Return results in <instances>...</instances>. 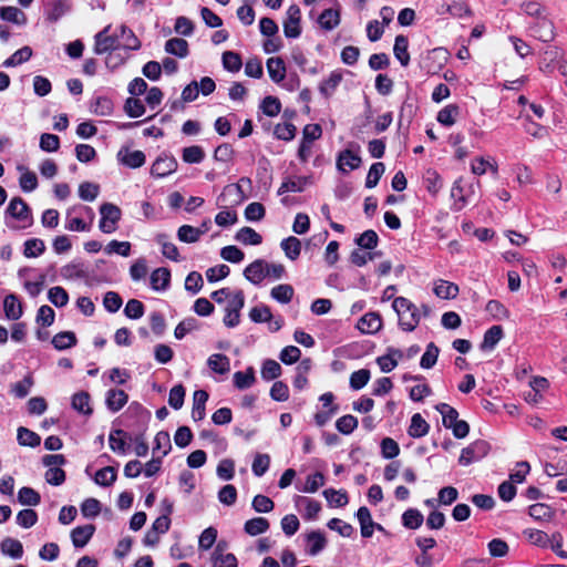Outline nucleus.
Segmentation results:
<instances>
[{
  "instance_id": "nucleus-31",
  "label": "nucleus",
  "mask_w": 567,
  "mask_h": 567,
  "mask_svg": "<svg viewBox=\"0 0 567 567\" xmlns=\"http://www.w3.org/2000/svg\"><path fill=\"white\" fill-rule=\"evenodd\" d=\"M281 248L285 251V255L291 259L296 260L301 251V243L298 238L290 236L281 241Z\"/></svg>"
},
{
  "instance_id": "nucleus-13",
  "label": "nucleus",
  "mask_w": 567,
  "mask_h": 567,
  "mask_svg": "<svg viewBox=\"0 0 567 567\" xmlns=\"http://www.w3.org/2000/svg\"><path fill=\"white\" fill-rule=\"evenodd\" d=\"M381 326V318L375 312H369L364 315L358 322V328L363 333H374L380 330Z\"/></svg>"
},
{
  "instance_id": "nucleus-30",
  "label": "nucleus",
  "mask_w": 567,
  "mask_h": 567,
  "mask_svg": "<svg viewBox=\"0 0 567 567\" xmlns=\"http://www.w3.org/2000/svg\"><path fill=\"white\" fill-rule=\"evenodd\" d=\"M360 163L361 158L351 151L342 152L338 158V167L343 172L359 167Z\"/></svg>"
},
{
  "instance_id": "nucleus-8",
  "label": "nucleus",
  "mask_w": 567,
  "mask_h": 567,
  "mask_svg": "<svg viewBox=\"0 0 567 567\" xmlns=\"http://www.w3.org/2000/svg\"><path fill=\"white\" fill-rule=\"evenodd\" d=\"M301 11L298 6L292 4L288 8L286 19L284 21V32L288 38H298L301 33L300 29Z\"/></svg>"
},
{
  "instance_id": "nucleus-39",
  "label": "nucleus",
  "mask_w": 567,
  "mask_h": 567,
  "mask_svg": "<svg viewBox=\"0 0 567 567\" xmlns=\"http://www.w3.org/2000/svg\"><path fill=\"white\" fill-rule=\"evenodd\" d=\"M269 528V523L264 517L249 519L245 524V532L251 536L259 535Z\"/></svg>"
},
{
  "instance_id": "nucleus-12",
  "label": "nucleus",
  "mask_w": 567,
  "mask_h": 567,
  "mask_svg": "<svg viewBox=\"0 0 567 567\" xmlns=\"http://www.w3.org/2000/svg\"><path fill=\"white\" fill-rule=\"evenodd\" d=\"M358 520L361 525V534L363 537H371L373 534V528L375 526L374 522L372 520L370 511L362 506L359 508L357 513ZM379 529H382L381 525H377Z\"/></svg>"
},
{
  "instance_id": "nucleus-45",
  "label": "nucleus",
  "mask_w": 567,
  "mask_h": 567,
  "mask_svg": "<svg viewBox=\"0 0 567 567\" xmlns=\"http://www.w3.org/2000/svg\"><path fill=\"white\" fill-rule=\"evenodd\" d=\"M32 56V50L30 47H23L16 51L9 59L3 62L6 68L16 66L22 62L28 61Z\"/></svg>"
},
{
  "instance_id": "nucleus-21",
  "label": "nucleus",
  "mask_w": 567,
  "mask_h": 567,
  "mask_svg": "<svg viewBox=\"0 0 567 567\" xmlns=\"http://www.w3.org/2000/svg\"><path fill=\"white\" fill-rule=\"evenodd\" d=\"M208 400V393L204 390H197L194 393V405L192 416L194 420H203L205 416V403Z\"/></svg>"
},
{
  "instance_id": "nucleus-7",
  "label": "nucleus",
  "mask_w": 567,
  "mask_h": 567,
  "mask_svg": "<svg viewBox=\"0 0 567 567\" xmlns=\"http://www.w3.org/2000/svg\"><path fill=\"white\" fill-rule=\"evenodd\" d=\"M111 25L105 27L95 35L94 52L103 54L120 47L118 34L110 33Z\"/></svg>"
},
{
  "instance_id": "nucleus-1",
  "label": "nucleus",
  "mask_w": 567,
  "mask_h": 567,
  "mask_svg": "<svg viewBox=\"0 0 567 567\" xmlns=\"http://www.w3.org/2000/svg\"><path fill=\"white\" fill-rule=\"evenodd\" d=\"M393 309L399 316L401 327L406 331H412L419 323L420 315L416 307L406 298L398 297L392 303Z\"/></svg>"
},
{
  "instance_id": "nucleus-49",
  "label": "nucleus",
  "mask_w": 567,
  "mask_h": 567,
  "mask_svg": "<svg viewBox=\"0 0 567 567\" xmlns=\"http://www.w3.org/2000/svg\"><path fill=\"white\" fill-rule=\"evenodd\" d=\"M439 352L440 350L434 343L427 344L426 350L421 358V367L424 369L432 368L436 363Z\"/></svg>"
},
{
  "instance_id": "nucleus-46",
  "label": "nucleus",
  "mask_w": 567,
  "mask_h": 567,
  "mask_svg": "<svg viewBox=\"0 0 567 567\" xmlns=\"http://www.w3.org/2000/svg\"><path fill=\"white\" fill-rule=\"evenodd\" d=\"M340 22L339 11L333 9L324 10L319 17V23L322 28L331 30Z\"/></svg>"
},
{
  "instance_id": "nucleus-11",
  "label": "nucleus",
  "mask_w": 567,
  "mask_h": 567,
  "mask_svg": "<svg viewBox=\"0 0 567 567\" xmlns=\"http://www.w3.org/2000/svg\"><path fill=\"white\" fill-rule=\"evenodd\" d=\"M177 168V162L174 157H158L152 166V175L165 177Z\"/></svg>"
},
{
  "instance_id": "nucleus-56",
  "label": "nucleus",
  "mask_w": 567,
  "mask_h": 567,
  "mask_svg": "<svg viewBox=\"0 0 567 567\" xmlns=\"http://www.w3.org/2000/svg\"><path fill=\"white\" fill-rule=\"evenodd\" d=\"M342 80L341 73L332 72L330 76L322 82L320 91L323 95L330 96Z\"/></svg>"
},
{
  "instance_id": "nucleus-5",
  "label": "nucleus",
  "mask_w": 567,
  "mask_h": 567,
  "mask_svg": "<svg viewBox=\"0 0 567 567\" xmlns=\"http://www.w3.org/2000/svg\"><path fill=\"white\" fill-rule=\"evenodd\" d=\"M7 214L22 223L20 227H27L32 223L31 210L28 204L21 197L11 199L7 207Z\"/></svg>"
},
{
  "instance_id": "nucleus-20",
  "label": "nucleus",
  "mask_w": 567,
  "mask_h": 567,
  "mask_svg": "<svg viewBox=\"0 0 567 567\" xmlns=\"http://www.w3.org/2000/svg\"><path fill=\"white\" fill-rule=\"evenodd\" d=\"M126 433L122 430H114L111 432L109 442L112 451L125 454L128 450V444L126 443Z\"/></svg>"
},
{
  "instance_id": "nucleus-53",
  "label": "nucleus",
  "mask_w": 567,
  "mask_h": 567,
  "mask_svg": "<svg viewBox=\"0 0 567 567\" xmlns=\"http://www.w3.org/2000/svg\"><path fill=\"white\" fill-rule=\"evenodd\" d=\"M527 539L536 546L547 547L549 546L550 537L543 530L529 529L525 532Z\"/></svg>"
},
{
  "instance_id": "nucleus-29",
  "label": "nucleus",
  "mask_w": 567,
  "mask_h": 567,
  "mask_svg": "<svg viewBox=\"0 0 567 567\" xmlns=\"http://www.w3.org/2000/svg\"><path fill=\"white\" fill-rule=\"evenodd\" d=\"M393 51L401 64L406 66L410 61V54L408 52V39L404 35H398L395 38Z\"/></svg>"
},
{
  "instance_id": "nucleus-16",
  "label": "nucleus",
  "mask_w": 567,
  "mask_h": 567,
  "mask_svg": "<svg viewBox=\"0 0 567 567\" xmlns=\"http://www.w3.org/2000/svg\"><path fill=\"white\" fill-rule=\"evenodd\" d=\"M47 6L48 19L53 22L58 21L70 10V6L66 0H47Z\"/></svg>"
},
{
  "instance_id": "nucleus-54",
  "label": "nucleus",
  "mask_w": 567,
  "mask_h": 567,
  "mask_svg": "<svg viewBox=\"0 0 567 567\" xmlns=\"http://www.w3.org/2000/svg\"><path fill=\"white\" fill-rule=\"evenodd\" d=\"M385 171L384 164L381 162L374 163L368 173L365 186L372 188L377 186L379 179Z\"/></svg>"
},
{
  "instance_id": "nucleus-15",
  "label": "nucleus",
  "mask_w": 567,
  "mask_h": 567,
  "mask_svg": "<svg viewBox=\"0 0 567 567\" xmlns=\"http://www.w3.org/2000/svg\"><path fill=\"white\" fill-rule=\"evenodd\" d=\"M95 528L93 525H84L76 527L71 533L72 543L75 547H83L92 537Z\"/></svg>"
},
{
  "instance_id": "nucleus-43",
  "label": "nucleus",
  "mask_w": 567,
  "mask_h": 567,
  "mask_svg": "<svg viewBox=\"0 0 567 567\" xmlns=\"http://www.w3.org/2000/svg\"><path fill=\"white\" fill-rule=\"evenodd\" d=\"M255 380V371L251 367L246 372L239 371L234 374V383L240 390L251 386Z\"/></svg>"
},
{
  "instance_id": "nucleus-24",
  "label": "nucleus",
  "mask_w": 567,
  "mask_h": 567,
  "mask_svg": "<svg viewBox=\"0 0 567 567\" xmlns=\"http://www.w3.org/2000/svg\"><path fill=\"white\" fill-rule=\"evenodd\" d=\"M309 183L310 181L308 177H290L281 184L279 194H284L286 192H302Z\"/></svg>"
},
{
  "instance_id": "nucleus-57",
  "label": "nucleus",
  "mask_w": 567,
  "mask_h": 567,
  "mask_svg": "<svg viewBox=\"0 0 567 567\" xmlns=\"http://www.w3.org/2000/svg\"><path fill=\"white\" fill-rule=\"evenodd\" d=\"M184 398L185 389L182 384H177L169 391L168 403L173 409L178 410L183 406Z\"/></svg>"
},
{
  "instance_id": "nucleus-61",
  "label": "nucleus",
  "mask_w": 567,
  "mask_h": 567,
  "mask_svg": "<svg viewBox=\"0 0 567 567\" xmlns=\"http://www.w3.org/2000/svg\"><path fill=\"white\" fill-rule=\"evenodd\" d=\"M49 300L56 307H63L69 301V295L62 287H53L48 293Z\"/></svg>"
},
{
  "instance_id": "nucleus-51",
  "label": "nucleus",
  "mask_w": 567,
  "mask_h": 567,
  "mask_svg": "<svg viewBox=\"0 0 567 567\" xmlns=\"http://www.w3.org/2000/svg\"><path fill=\"white\" fill-rule=\"evenodd\" d=\"M293 296V288L290 285H279L271 289V297L276 300L287 303Z\"/></svg>"
},
{
  "instance_id": "nucleus-27",
  "label": "nucleus",
  "mask_w": 567,
  "mask_h": 567,
  "mask_svg": "<svg viewBox=\"0 0 567 567\" xmlns=\"http://www.w3.org/2000/svg\"><path fill=\"white\" fill-rule=\"evenodd\" d=\"M204 233L205 230H202L200 228L183 225L177 231V237L181 241L192 244L198 241Z\"/></svg>"
},
{
  "instance_id": "nucleus-32",
  "label": "nucleus",
  "mask_w": 567,
  "mask_h": 567,
  "mask_svg": "<svg viewBox=\"0 0 567 567\" xmlns=\"http://www.w3.org/2000/svg\"><path fill=\"white\" fill-rule=\"evenodd\" d=\"M528 514L536 520L548 522L554 516V511L546 504L537 503L529 506Z\"/></svg>"
},
{
  "instance_id": "nucleus-41",
  "label": "nucleus",
  "mask_w": 567,
  "mask_h": 567,
  "mask_svg": "<svg viewBox=\"0 0 567 567\" xmlns=\"http://www.w3.org/2000/svg\"><path fill=\"white\" fill-rule=\"evenodd\" d=\"M460 113V109L455 104L447 105L442 109L437 114V121L443 124L451 126L455 123V120Z\"/></svg>"
},
{
  "instance_id": "nucleus-62",
  "label": "nucleus",
  "mask_w": 567,
  "mask_h": 567,
  "mask_svg": "<svg viewBox=\"0 0 567 567\" xmlns=\"http://www.w3.org/2000/svg\"><path fill=\"white\" fill-rule=\"evenodd\" d=\"M281 367L275 360H266L262 364L261 375L265 380H272L279 377Z\"/></svg>"
},
{
  "instance_id": "nucleus-25",
  "label": "nucleus",
  "mask_w": 567,
  "mask_h": 567,
  "mask_svg": "<svg viewBox=\"0 0 567 567\" xmlns=\"http://www.w3.org/2000/svg\"><path fill=\"white\" fill-rule=\"evenodd\" d=\"M503 337V329L501 326H493L489 328L485 334L483 342L481 344L482 350H492L496 343L502 339Z\"/></svg>"
},
{
  "instance_id": "nucleus-23",
  "label": "nucleus",
  "mask_w": 567,
  "mask_h": 567,
  "mask_svg": "<svg viewBox=\"0 0 567 567\" xmlns=\"http://www.w3.org/2000/svg\"><path fill=\"white\" fill-rule=\"evenodd\" d=\"M118 157L125 165H127L132 168L140 167L145 162V155L141 151H133V152H130L127 150L121 151L118 153Z\"/></svg>"
},
{
  "instance_id": "nucleus-35",
  "label": "nucleus",
  "mask_w": 567,
  "mask_h": 567,
  "mask_svg": "<svg viewBox=\"0 0 567 567\" xmlns=\"http://www.w3.org/2000/svg\"><path fill=\"white\" fill-rule=\"evenodd\" d=\"M171 272L166 268H157L151 275V285L153 289H165L168 286Z\"/></svg>"
},
{
  "instance_id": "nucleus-37",
  "label": "nucleus",
  "mask_w": 567,
  "mask_h": 567,
  "mask_svg": "<svg viewBox=\"0 0 567 567\" xmlns=\"http://www.w3.org/2000/svg\"><path fill=\"white\" fill-rule=\"evenodd\" d=\"M435 409L442 414L443 425L445 427L451 429L454 423L457 422L458 413L454 408L446 403H440L435 406Z\"/></svg>"
},
{
  "instance_id": "nucleus-28",
  "label": "nucleus",
  "mask_w": 567,
  "mask_h": 567,
  "mask_svg": "<svg viewBox=\"0 0 567 567\" xmlns=\"http://www.w3.org/2000/svg\"><path fill=\"white\" fill-rule=\"evenodd\" d=\"M0 17L3 20L13 22L16 24H25L27 17L24 12L16 7H2L0 8Z\"/></svg>"
},
{
  "instance_id": "nucleus-44",
  "label": "nucleus",
  "mask_w": 567,
  "mask_h": 567,
  "mask_svg": "<svg viewBox=\"0 0 567 567\" xmlns=\"http://www.w3.org/2000/svg\"><path fill=\"white\" fill-rule=\"evenodd\" d=\"M121 34L118 39H122V47L128 50H137L141 47V42L137 37L133 33L132 30L127 29L125 25L120 28Z\"/></svg>"
},
{
  "instance_id": "nucleus-3",
  "label": "nucleus",
  "mask_w": 567,
  "mask_h": 567,
  "mask_svg": "<svg viewBox=\"0 0 567 567\" xmlns=\"http://www.w3.org/2000/svg\"><path fill=\"white\" fill-rule=\"evenodd\" d=\"M100 214L102 216L100 229L105 234L115 231L116 224L121 219V209L111 203H105L100 207Z\"/></svg>"
},
{
  "instance_id": "nucleus-47",
  "label": "nucleus",
  "mask_w": 567,
  "mask_h": 567,
  "mask_svg": "<svg viewBox=\"0 0 567 567\" xmlns=\"http://www.w3.org/2000/svg\"><path fill=\"white\" fill-rule=\"evenodd\" d=\"M116 480V471L113 466L101 468L95 474V482L102 486H109Z\"/></svg>"
},
{
  "instance_id": "nucleus-9",
  "label": "nucleus",
  "mask_w": 567,
  "mask_h": 567,
  "mask_svg": "<svg viewBox=\"0 0 567 567\" xmlns=\"http://www.w3.org/2000/svg\"><path fill=\"white\" fill-rule=\"evenodd\" d=\"M532 30L534 32V37L543 42H549L555 38L554 24L545 16L537 19L535 24L532 27Z\"/></svg>"
},
{
  "instance_id": "nucleus-55",
  "label": "nucleus",
  "mask_w": 567,
  "mask_h": 567,
  "mask_svg": "<svg viewBox=\"0 0 567 567\" xmlns=\"http://www.w3.org/2000/svg\"><path fill=\"white\" fill-rule=\"evenodd\" d=\"M205 157V152L200 146L194 145L183 150V159L186 163H200Z\"/></svg>"
},
{
  "instance_id": "nucleus-18",
  "label": "nucleus",
  "mask_w": 567,
  "mask_h": 567,
  "mask_svg": "<svg viewBox=\"0 0 567 567\" xmlns=\"http://www.w3.org/2000/svg\"><path fill=\"white\" fill-rule=\"evenodd\" d=\"M561 52L558 48H550L544 51L543 59L539 63V70L542 72H553V64L556 62L558 64V60L561 59Z\"/></svg>"
},
{
  "instance_id": "nucleus-4",
  "label": "nucleus",
  "mask_w": 567,
  "mask_h": 567,
  "mask_svg": "<svg viewBox=\"0 0 567 567\" xmlns=\"http://www.w3.org/2000/svg\"><path fill=\"white\" fill-rule=\"evenodd\" d=\"M244 183L249 184L250 179L243 177L238 183L227 185L218 197V204L239 205L243 203L247 197L243 189Z\"/></svg>"
},
{
  "instance_id": "nucleus-64",
  "label": "nucleus",
  "mask_w": 567,
  "mask_h": 567,
  "mask_svg": "<svg viewBox=\"0 0 567 567\" xmlns=\"http://www.w3.org/2000/svg\"><path fill=\"white\" fill-rule=\"evenodd\" d=\"M112 109V101L107 97H97L92 105V112L101 116L110 115Z\"/></svg>"
},
{
  "instance_id": "nucleus-22",
  "label": "nucleus",
  "mask_w": 567,
  "mask_h": 567,
  "mask_svg": "<svg viewBox=\"0 0 567 567\" xmlns=\"http://www.w3.org/2000/svg\"><path fill=\"white\" fill-rule=\"evenodd\" d=\"M4 312L8 319L17 320L22 316V305L14 295H8L4 298Z\"/></svg>"
},
{
  "instance_id": "nucleus-33",
  "label": "nucleus",
  "mask_w": 567,
  "mask_h": 567,
  "mask_svg": "<svg viewBox=\"0 0 567 567\" xmlns=\"http://www.w3.org/2000/svg\"><path fill=\"white\" fill-rule=\"evenodd\" d=\"M0 548L2 554L11 556L12 558H20L23 554L22 544L13 538H6L1 542Z\"/></svg>"
},
{
  "instance_id": "nucleus-63",
  "label": "nucleus",
  "mask_w": 567,
  "mask_h": 567,
  "mask_svg": "<svg viewBox=\"0 0 567 567\" xmlns=\"http://www.w3.org/2000/svg\"><path fill=\"white\" fill-rule=\"evenodd\" d=\"M223 64L228 71L236 72L241 68V59L239 54L233 51H227L223 54Z\"/></svg>"
},
{
  "instance_id": "nucleus-48",
  "label": "nucleus",
  "mask_w": 567,
  "mask_h": 567,
  "mask_svg": "<svg viewBox=\"0 0 567 567\" xmlns=\"http://www.w3.org/2000/svg\"><path fill=\"white\" fill-rule=\"evenodd\" d=\"M18 441L21 445H28V446L34 447L40 444L41 439L37 433H34L32 431H30L25 427H19Z\"/></svg>"
},
{
  "instance_id": "nucleus-14",
  "label": "nucleus",
  "mask_w": 567,
  "mask_h": 567,
  "mask_svg": "<svg viewBox=\"0 0 567 567\" xmlns=\"http://www.w3.org/2000/svg\"><path fill=\"white\" fill-rule=\"evenodd\" d=\"M433 291L441 299H454L460 289L457 285L440 279L435 282Z\"/></svg>"
},
{
  "instance_id": "nucleus-34",
  "label": "nucleus",
  "mask_w": 567,
  "mask_h": 567,
  "mask_svg": "<svg viewBox=\"0 0 567 567\" xmlns=\"http://www.w3.org/2000/svg\"><path fill=\"white\" fill-rule=\"evenodd\" d=\"M127 402V394L123 390H110L106 404L112 411H118Z\"/></svg>"
},
{
  "instance_id": "nucleus-42",
  "label": "nucleus",
  "mask_w": 567,
  "mask_h": 567,
  "mask_svg": "<svg viewBox=\"0 0 567 567\" xmlns=\"http://www.w3.org/2000/svg\"><path fill=\"white\" fill-rule=\"evenodd\" d=\"M52 343L58 350H64L73 347L76 343V338L73 332H60L53 337Z\"/></svg>"
},
{
  "instance_id": "nucleus-6",
  "label": "nucleus",
  "mask_w": 567,
  "mask_h": 567,
  "mask_svg": "<svg viewBox=\"0 0 567 567\" xmlns=\"http://www.w3.org/2000/svg\"><path fill=\"white\" fill-rule=\"evenodd\" d=\"M488 452V444L484 441H476L470 446L462 450L458 462L463 466L481 460Z\"/></svg>"
},
{
  "instance_id": "nucleus-38",
  "label": "nucleus",
  "mask_w": 567,
  "mask_h": 567,
  "mask_svg": "<svg viewBox=\"0 0 567 567\" xmlns=\"http://www.w3.org/2000/svg\"><path fill=\"white\" fill-rule=\"evenodd\" d=\"M429 432V424L420 415L414 414L411 420V424L409 427V434L413 437H422Z\"/></svg>"
},
{
  "instance_id": "nucleus-36",
  "label": "nucleus",
  "mask_w": 567,
  "mask_h": 567,
  "mask_svg": "<svg viewBox=\"0 0 567 567\" xmlns=\"http://www.w3.org/2000/svg\"><path fill=\"white\" fill-rule=\"evenodd\" d=\"M214 567H237V559L233 554H223L220 544L217 545L213 556Z\"/></svg>"
},
{
  "instance_id": "nucleus-2",
  "label": "nucleus",
  "mask_w": 567,
  "mask_h": 567,
  "mask_svg": "<svg viewBox=\"0 0 567 567\" xmlns=\"http://www.w3.org/2000/svg\"><path fill=\"white\" fill-rule=\"evenodd\" d=\"M244 305H245L244 292L241 290L234 291V295L228 300V303L226 307V316L224 318V323L227 327L234 328L239 324L240 310L243 309Z\"/></svg>"
},
{
  "instance_id": "nucleus-10",
  "label": "nucleus",
  "mask_w": 567,
  "mask_h": 567,
  "mask_svg": "<svg viewBox=\"0 0 567 567\" xmlns=\"http://www.w3.org/2000/svg\"><path fill=\"white\" fill-rule=\"evenodd\" d=\"M267 261L262 259H257L246 267L244 270V276L252 284L257 285L261 282L266 277H268L267 272Z\"/></svg>"
},
{
  "instance_id": "nucleus-59",
  "label": "nucleus",
  "mask_w": 567,
  "mask_h": 567,
  "mask_svg": "<svg viewBox=\"0 0 567 567\" xmlns=\"http://www.w3.org/2000/svg\"><path fill=\"white\" fill-rule=\"evenodd\" d=\"M45 249V245L43 240L33 238L29 239L24 243V256L25 257H37L41 255Z\"/></svg>"
},
{
  "instance_id": "nucleus-26",
  "label": "nucleus",
  "mask_w": 567,
  "mask_h": 567,
  "mask_svg": "<svg viewBox=\"0 0 567 567\" xmlns=\"http://www.w3.org/2000/svg\"><path fill=\"white\" fill-rule=\"evenodd\" d=\"M165 51L179 58H185L188 54V43L184 39L173 38L166 42Z\"/></svg>"
},
{
  "instance_id": "nucleus-50",
  "label": "nucleus",
  "mask_w": 567,
  "mask_h": 567,
  "mask_svg": "<svg viewBox=\"0 0 567 567\" xmlns=\"http://www.w3.org/2000/svg\"><path fill=\"white\" fill-rule=\"evenodd\" d=\"M19 502L23 505L34 506L40 503V495L31 487H22L18 495Z\"/></svg>"
},
{
  "instance_id": "nucleus-60",
  "label": "nucleus",
  "mask_w": 567,
  "mask_h": 567,
  "mask_svg": "<svg viewBox=\"0 0 567 567\" xmlns=\"http://www.w3.org/2000/svg\"><path fill=\"white\" fill-rule=\"evenodd\" d=\"M323 495L330 505L341 507V506H344L348 504V496H347L346 492L336 491V489H326L323 492Z\"/></svg>"
},
{
  "instance_id": "nucleus-40",
  "label": "nucleus",
  "mask_w": 567,
  "mask_h": 567,
  "mask_svg": "<svg viewBox=\"0 0 567 567\" xmlns=\"http://www.w3.org/2000/svg\"><path fill=\"white\" fill-rule=\"evenodd\" d=\"M236 239L245 245H259L261 244V236L250 227L239 229Z\"/></svg>"
},
{
  "instance_id": "nucleus-52",
  "label": "nucleus",
  "mask_w": 567,
  "mask_h": 567,
  "mask_svg": "<svg viewBox=\"0 0 567 567\" xmlns=\"http://www.w3.org/2000/svg\"><path fill=\"white\" fill-rule=\"evenodd\" d=\"M90 395L86 392H79L73 395L72 406L79 412L90 414L92 412L90 408Z\"/></svg>"
},
{
  "instance_id": "nucleus-58",
  "label": "nucleus",
  "mask_w": 567,
  "mask_h": 567,
  "mask_svg": "<svg viewBox=\"0 0 567 567\" xmlns=\"http://www.w3.org/2000/svg\"><path fill=\"white\" fill-rule=\"evenodd\" d=\"M402 519L405 527L414 529L422 525L423 515L416 509H408Z\"/></svg>"
},
{
  "instance_id": "nucleus-19",
  "label": "nucleus",
  "mask_w": 567,
  "mask_h": 567,
  "mask_svg": "<svg viewBox=\"0 0 567 567\" xmlns=\"http://www.w3.org/2000/svg\"><path fill=\"white\" fill-rule=\"evenodd\" d=\"M269 76L275 82H281L286 76V66L280 58H270L267 61Z\"/></svg>"
},
{
  "instance_id": "nucleus-17",
  "label": "nucleus",
  "mask_w": 567,
  "mask_h": 567,
  "mask_svg": "<svg viewBox=\"0 0 567 567\" xmlns=\"http://www.w3.org/2000/svg\"><path fill=\"white\" fill-rule=\"evenodd\" d=\"M208 367L216 373L226 374L230 370V361L228 357L220 353L212 354L207 360Z\"/></svg>"
}]
</instances>
